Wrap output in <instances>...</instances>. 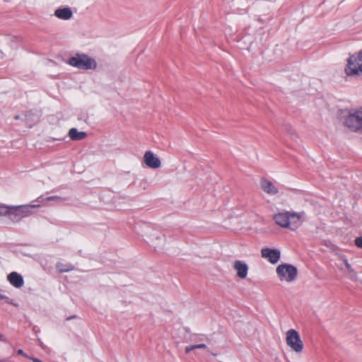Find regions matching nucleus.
<instances>
[{"label":"nucleus","mask_w":362,"mask_h":362,"mask_svg":"<svg viewBox=\"0 0 362 362\" xmlns=\"http://www.w3.org/2000/svg\"><path fill=\"white\" fill-rule=\"evenodd\" d=\"M67 64L81 70H94L97 68L96 61L83 53H76L67 59Z\"/></svg>","instance_id":"obj_2"},{"label":"nucleus","mask_w":362,"mask_h":362,"mask_svg":"<svg viewBox=\"0 0 362 362\" xmlns=\"http://www.w3.org/2000/svg\"><path fill=\"white\" fill-rule=\"evenodd\" d=\"M345 73L349 76H360L362 74V50L350 55L347 59Z\"/></svg>","instance_id":"obj_4"},{"label":"nucleus","mask_w":362,"mask_h":362,"mask_svg":"<svg viewBox=\"0 0 362 362\" xmlns=\"http://www.w3.org/2000/svg\"><path fill=\"white\" fill-rule=\"evenodd\" d=\"M144 162L147 167L151 169H157L161 166L160 158L151 151L144 153Z\"/></svg>","instance_id":"obj_9"},{"label":"nucleus","mask_w":362,"mask_h":362,"mask_svg":"<svg viewBox=\"0 0 362 362\" xmlns=\"http://www.w3.org/2000/svg\"><path fill=\"white\" fill-rule=\"evenodd\" d=\"M355 245L359 247V248H361L362 249V236L361 237H358V238H356L355 239Z\"/></svg>","instance_id":"obj_21"},{"label":"nucleus","mask_w":362,"mask_h":362,"mask_svg":"<svg viewBox=\"0 0 362 362\" xmlns=\"http://www.w3.org/2000/svg\"><path fill=\"white\" fill-rule=\"evenodd\" d=\"M272 192H273V194H274L277 192V190L273 187Z\"/></svg>","instance_id":"obj_27"},{"label":"nucleus","mask_w":362,"mask_h":362,"mask_svg":"<svg viewBox=\"0 0 362 362\" xmlns=\"http://www.w3.org/2000/svg\"><path fill=\"white\" fill-rule=\"evenodd\" d=\"M206 348H207V346L205 344L200 343V344H197L186 346L185 347V352L186 353H189L190 351H192L194 349H206Z\"/></svg>","instance_id":"obj_17"},{"label":"nucleus","mask_w":362,"mask_h":362,"mask_svg":"<svg viewBox=\"0 0 362 362\" xmlns=\"http://www.w3.org/2000/svg\"><path fill=\"white\" fill-rule=\"evenodd\" d=\"M233 269L238 278L245 279L247 276L249 267L244 261L235 260L233 263Z\"/></svg>","instance_id":"obj_10"},{"label":"nucleus","mask_w":362,"mask_h":362,"mask_svg":"<svg viewBox=\"0 0 362 362\" xmlns=\"http://www.w3.org/2000/svg\"><path fill=\"white\" fill-rule=\"evenodd\" d=\"M56 268L59 272H67L73 269L72 265L62 262H58L56 264Z\"/></svg>","instance_id":"obj_15"},{"label":"nucleus","mask_w":362,"mask_h":362,"mask_svg":"<svg viewBox=\"0 0 362 362\" xmlns=\"http://www.w3.org/2000/svg\"><path fill=\"white\" fill-rule=\"evenodd\" d=\"M40 206V204L18 206L12 205L11 221L13 222H18L22 218L32 215L35 212V209Z\"/></svg>","instance_id":"obj_5"},{"label":"nucleus","mask_w":362,"mask_h":362,"mask_svg":"<svg viewBox=\"0 0 362 362\" xmlns=\"http://www.w3.org/2000/svg\"><path fill=\"white\" fill-rule=\"evenodd\" d=\"M0 300H6L8 303L13 304V300L6 296L0 293Z\"/></svg>","instance_id":"obj_23"},{"label":"nucleus","mask_w":362,"mask_h":362,"mask_svg":"<svg viewBox=\"0 0 362 362\" xmlns=\"http://www.w3.org/2000/svg\"><path fill=\"white\" fill-rule=\"evenodd\" d=\"M17 353H18V354H19V355H21V356H25V357L28 358L27 354H25L24 353V351H23L22 349H19V350H18Z\"/></svg>","instance_id":"obj_24"},{"label":"nucleus","mask_w":362,"mask_h":362,"mask_svg":"<svg viewBox=\"0 0 362 362\" xmlns=\"http://www.w3.org/2000/svg\"><path fill=\"white\" fill-rule=\"evenodd\" d=\"M31 359L33 360V362H42L40 359L35 358H31Z\"/></svg>","instance_id":"obj_25"},{"label":"nucleus","mask_w":362,"mask_h":362,"mask_svg":"<svg viewBox=\"0 0 362 362\" xmlns=\"http://www.w3.org/2000/svg\"><path fill=\"white\" fill-rule=\"evenodd\" d=\"M276 274L281 281H293L297 276V269L291 264H284L276 268Z\"/></svg>","instance_id":"obj_8"},{"label":"nucleus","mask_w":362,"mask_h":362,"mask_svg":"<svg viewBox=\"0 0 362 362\" xmlns=\"http://www.w3.org/2000/svg\"><path fill=\"white\" fill-rule=\"evenodd\" d=\"M12 205L0 204V217H8L11 220Z\"/></svg>","instance_id":"obj_14"},{"label":"nucleus","mask_w":362,"mask_h":362,"mask_svg":"<svg viewBox=\"0 0 362 362\" xmlns=\"http://www.w3.org/2000/svg\"><path fill=\"white\" fill-rule=\"evenodd\" d=\"M276 223L282 228L296 230L303 223L300 214L290 211H284L273 216Z\"/></svg>","instance_id":"obj_1"},{"label":"nucleus","mask_w":362,"mask_h":362,"mask_svg":"<svg viewBox=\"0 0 362 362\" xmlns=\"http://www.w3.org/2000/svg\"><path fill=\"white\" fill-rule=\"evenodd\" d=\"M86 136L87 134L85 132H79L76 128H71L69 131V136L73 141L83 140Z\"/></svg>","instance_id":"obj_13"},{"label":"nucleus","mask_w":362,"mask_h":362,"mask_svg":"<svg viewBox=\"0 0 362 362\" xmlns=\"http://www.w3.org/2000/svg\"><path fill=\"white\" fill-rule=\"evenodd\" d=\"M280 259V251L273 249V264L276 263Z\"/></svg>","instance_id":"obj_20"},{"label":"nucleus","mask_w":362,"mask_h":362,"mask_svg":"<svg viewBox=\"0 0 362 362\" xmlns=\"http://www.w3.org/2000/svg\"><path fill=\"white\" fill-rule=\"evenodd\" d=\"M54 16L59 19L67 21L73 17V12L69 7H60L54 11Z\"/></svg>","instance_id":"obj_12"},{"label":"nucleus","mask_w":362,"mask_h":362,"mask_svg":"<svg viewBox=\"0 0 362 362\" xmlns=\"http://www.w3.org/2000/svg\"><path fill=\"white\" fill-rule=\"evenodd\" d=\"M261 189L266 193L270 194L272 192V183L264 178H262L260 182Z\"/></svg>","instance_id":"obj_16"},{"label":"nucleus","mask_w":362,"mask_h":362,"mask_svg":"<svg viewBox=\"0 0 362 362\" xmlns=\"http://www.w3.org/2000/svg\"><path fill=\"white\" fill-rule=\"evenodd\" d=\"M0 341H5L4 337L1 334H0Z\"/></svg>","instance_id":"obj_26"},{"label":"nucleus","mask_w":362,"mask_h":362,"mask_svg":"<svg viewBox=\"0 0 362 362\" xmlns=\"http://www.w3.org/2000/svg\"><path fill=\"white\" fill-rule=\"evenodd\" d=\"M57 200H62V198L57 196H50L47 197L46 198L44 197H39L37 200V202H40V204H42L43 202H47L50 201H57Z\"/></svg>","instance_id":"obj_18"},{"label":"nucleus","mask_w":362,"mask_h":362,"mask_svg":"<svg viewBox=\"0 0 362 362\" xmlns=\"http://www.w3.org/2000/svg\"><path fill=\"white\" fill-rule=\"evenodd\" d=\"M344 264H345V267H346V269L349 272H354V269H353L351 265L349 263L348 260L344 259Z\"/></svg>","instance_id":"obj_22"},{"label":"nucleus","mask_w":362,"mask_h":362,"mask_svg":"<svg viewBox=\"0 0 362 362\" xmlns=\"http://www.w3.org/2000/svg\"><path fill=\"white\" fill-rule=\"evenodd\" d=\"M262 257L267 259L270 263H272V249L264 248L261 251Z\"/></svg>","instance_id":"obj_19"},{"label":"nucleus","mask_w":362,"mask_h":362,"mask_svg":"<svg viewBox=\"0 0 362 362\" xmlns=\"http://www.w3.org/2000/svg\"><path fill=\"white\" fill-rule=\"evenodd\" d=\"M143 236L146 237L145 240L154 247L160 246L162 237L160 233L151 226H144L141 229Z\"/></svg>","instance_id":"obj_6"},{"label":"nucleus","mask_w":362,"mask_h":362,"mask_svg":"<svg viewBox=\"0 0 362 362\" xmlns=\"http://www.w3.org/2000/svg\"><path fill=\"white\" fill-rule=\"evenodd\" d=\"M6 279L9 284L16 288H21L24 285L23 276L16 272L8 274Z\"/></svg>","instance_id":"obj_11"},{"label":"nucleus","mask_w":362,"mask_h":362,"mask_svg":"<svg viewBox=\"0 0 362 362\" xmlns=\"http://www.w3.org/2000/svg\"><path fill=\"white\" fill-rule=\"evenodd\" d=\"M16 119H18L19 117L18 116H16Z\"/></svg>","instance_id":"obj_28"},{"label":"nucleus","mask_w":362,"mask_h":362,"mask_svg":"<svg viewBox=\"0 0 362 362\" xmlns=\"http://www.w3.org/2000/svg\"><path fill=\"white\" fill-rule=\"evenodd\" d=\"M344 124L354 132H362V107L351 109L344 118Z\"/></svg>","instance_id":"obj_3"},{"label":"nucleus","mask_w":362,"mask_h":362,"mask_svg":"<svg viewBox=\"0 0 362 362\" xmlns=\"http://www.w3.org/2000/svg\"><path fill=\"white\" fill-rule=\"evenodd\" d=\"M286 344L295 352L301 353L303 349V343L299 334L295 329H291L286 332Z\"/></svg>","instance_id":"obj_7"}]
</instances>
